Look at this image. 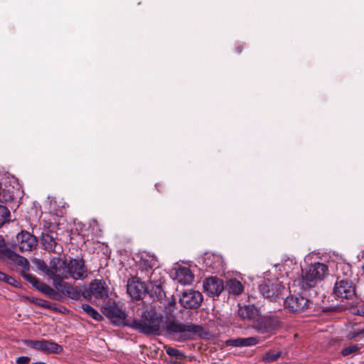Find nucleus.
<instances>
[{
    "label": "nucleus",
    "mask_w": 364,
    "mask_h": 364,
    "mask_svg": "<svg viewBox=\"0 0 364 364\" xmlns=\"http://www.w3.org/2000/svg\"><path fill=\"white\" fill-rule=\"evenodd\" d=\"M162 331L166 336L178 342L193 340L196 338H205L208 336V333L201 325L173 320L166 321L162 327Z\"/></svg>",
    "instance_id": "obj_1"
},
{
    "label": "nucleus",
    "mask_w": 364,
    "mask_h": 364,
    "mask_svg": "<svg viewBox=\"0 0 364 364\" xmlns=\"http://www.w3.org/2000/svg\"><path fill=\"white\" fill-rule=\"evenodd\" d=\"M156 305L151 306L141 313L140 319H132L131 328L146 335L161 334V324L163 316L156 312Z\"/></svg>",
    "instance_id": "obj_2"
},
{
    "label": "nucleus",
    "mask_w": 364,
    "mask_h": 364,
    "mask_svg": "<svg viewBox=\"0 0 364 364\" xmlns=\"http://www.w3.org/2000/svg\"><path fill=\"white\" fill-rule=\"evenodd\" d=\"M286 274L287 277L293 281L294 285L299 286L301 290H306L314 287L317 281L321 280L328 274V267L323 263L315 262L311 264L298 279L294 278L293 272L286 271Z\"/></svg>",
    "instance_id": "obj_3"
},
{
    "label": "nucleus",
    "mask_w": 364,
    "mask_h": 364,
    "mask_svg": "<svg viewBox=\"0 0 364 364\" xmlns=\"http://www.w3.org/2000/svg\"><path fill=\"white\" fill-rule=\"evenodd\" d=\"M146 293L153 302H159L158 307L162 309L166 315H171L176 309V302L173 296H167L163 284H154L148 287Z\"/></svg>",
    "instance_id": "obj_4"
},
{
    "label": "nucleus",
    "mask_w": 364,
    "mask_h": 364,
    "mask_svg": "<svg viewBox=\"0 0 364 364\" xmlns=\"http://www.w3.org/2000/svg\"><path fill=\"white\" fill-rule=\"evenodd\" d=\"M104 315L107 317L112 323L117 326H132L131 319L126 318L125 313L114 303L107 304L102 311Z\"/></svg>",
    "instance_id": "obj_5"
},
{
    "label": "nucleus",
    "mask_w": 364,
    "mask_h": 364,
    "mask_svg": "<svg viewBox=\"0 0 364 364\" xmlns=\"http://www.w3.org/2000/svg\"><path fill=\"white\" fill-rule=\"evenodd\" d=\"M0 259H9L16 265L21 266L26 270L30 269L28 260L9 247L2 235H0Z\"/></svg>",
    "instance_id": "obj_6"
},
{
    "label": "nucleus",
    "mask_w": 364,
    "mask_h": 364,
    "mask_svg": "<svg viewBox=\"0 0 364 364\" xmlns=\"http://www.w3.org/2000/svg\"><path fill=\"white\" fill-rule=\"evenodd\" d=\"M284 281H279V279H275L274 282L269 279H265L259 285V290L261 294L269 299L271 301H276L279 298L282 289H284L282 284Z\"/></svg>",
    "instance_id": "obj_7"
},
{
    "label": "nucleus",
    "mask_w": 364,
    "mask_h": 364,
    "mask_svg": "<svg viewBox=\"0 0 364 364\" xmlns=\"http://www.w3.org/2000/svg\"><path fill=\"white\" fill-rule=\"evenodd\" d=\"M68 262L63 260L60 257H53L49 262L48 276L53 279V283L55 281L58 283L60 281H63L64 279H68Z\"/></svg>",
    "instance_id": "obj_8"
},
{
    "label": "nucleus",
    "mask_w": 364,
    "mask_h": 364,
    "mask_svg": "<svg viewBox=\"0 0 364 364\" xmlns=\"http://www.w3.org/2000/svg\"><path fill=\"white\" fill-rule=\"evenodd\" d=\"M23 343L28 347L40 350L44 353H60L63 350V347L53 341L48 340H24Z\"/></svg>",
    "instance_id": "obj_9"
},
{
    "label": "nucleus",
    "mask_w": 364,
    "mask_h": 364,
    "mask_svg": "<svg viewBox=\"0 0 364 364\" xmlns=\"http://www.w3.org/2000/svg\"><path fill=\"white\" fill-rule=\"evenodd\" d=\"M68 279H84L87 277V268L82 258H70L68 262Z\"/></svg>",
    "instance_id": "obj_10"
},
{
    "label": "nucleus",
    "mask_w": 364,
    "mask_h": 364,
    "mask_svg": "<svg viewBox=\"0 0 364 364\" xmlns=\"http://www.w3.org/2000/svg\"><path fill=\"white\" fill-rule=\"evenodd\" d=\"M203 301L202 294L193 289L186 290L180 296L181 305L186 309H196L199 308Z\"/></svg>",
    "instance_id": "obj_11"
},
{
    "label": "nucleus",
    "mask_w": 364,
    "mask_h": 364,
    "mask_svg": "<svg viewBox=\"0 0 364 364\" xmlns=\"http://www.w3.org/2000/svg\"><path fill=\"white\" fill-rule=\"evenodd\" d=\"M284 304L291 312L302 313L309 308L311 301L301 295H291L285 299Z\"/></svg>",
    "instance_id": "obj_12"
},
{
    "label": "nucleus",
    "mask_w": 364,
    "mask_h": 364,
    "mask_svg": "<svg viewBox=\"0 0 364 364\" xmlns=\"http://www.w3.org/2000/svg\"><path fill=\"white\" fill-rule=\"evenodd\" d=\"M108 287L102 279H95L90 283L89 289L87 288L83 292V297L90 299L92 296L96 299H105L108 297Z\"/></svg>",
    "instance_id": "obj_13"
},
{
    "label": "nucleus",
    "mask_w": 364,
    "mask_h": 364,
    "mask_svg": "<svg viewBox=\"0 0 364 364\" xmlns=\"http://www.w3.org/2000/svg\"><path fill=\"white\" fill-rule=\"evenodd\" d=\"M137 277L129 279L127 284V292L134 299L141 300L147 291V287Z\"/></svg>",
    "instance_id": "obj_14"
},
{
    "label": "nucleus",
    "mask_w": 364,
    "mask_h": 364,
    "mask_svg": "<svg viewBox=\"0 0 364 364\" xmlns=\"http://www.w3.org/2000/svg\"><path fill=\"white\" fill-rule=\"evenodd\" d=\"M333 294L338 299H350L355 295L353 284L348 280L338 281L333 288Z\"/></svg>",
    "instance_id": "obj_15"
},
{
    "label": "nucleus",
    "mask_w": 364,
    "mask_h": 364,
    "mask_svg": "<svg viewBox=\"0 0 364 364\" xmlns=\"http://www.w3.org/2000/svg\"><path fill=\"white\" fill-rule=\"evenodd\" d=\"M53 286L57 291H60L62 294L73 300L80 299L81 296H83V292L86 289L85 286L74 287L64 281H60L58 283L55 281Z\"/></svg>",
    "instance_id": "obj_16"
},
{
    "label": "nucleus",
    "mask_w": 364,
    "mask_h": 364,
    "mask_svg": "<svg viewBox=\"0 0 364 364\" xmlns=\"http://www.w3.org/2000/svg\"><path fill=\"white\" fill-rule=\"evenodd\" d=\"M279 326V318L276 316L257 317L254 324V328L260 333H273Z\"/></svg>",
    "instance_id": "obj_17"
},
{
    "label": "nucleus",
    "mask_w": 364,
    "mask_h": 364,
    "mask_svg": "<svg viewBox=\"0 0 364 364\" xmlns=\"http://www.w3.org/2000/svg\"><path fill=\"white\" fill-rule=\"evenodd\" d=\"M37 238L28 231L22 230L16 235V242L21 252L31 251L37 246Z\"/></svg>",
    "instance_id": "obj_18"
},
{
    "label": "nucleus",
    "mask_w": 364,
    "mask_h": 364,
    "mask_svg": "<svg viewBox=\"0 0 364 364\" xmlns=\"http://www.w3.org/2000/svg\"><path fill=\"white\" fill-rule=\"evenodd\" d=\"M203 287L209 296H219L224 290V282L217 277H210L203 281Z\"/></svg>",
    "instance_id": "obj_19"
},
{
    "label": "nucleus",
    "mask_w": 364,
    "mask_h": 364,
    "mask_svg": "<svg viewBox=\"0 0 364 364\" xmlns=\"http://www.w3.org/2000/svg\"><path fill=\"white\" fill-rule=\"evenodd\" d=\"M41 242L44 249L48 252L59 253L63 251L62 246L56 241L52 232L42 233L41 236Z\"/></svg>",
    "instance_id": "obj_20"
},
{
    "label": "nucleus",
    "mask_w": 364,
    "mask_h": 364,
    "mask_svg": "<svg viewBox=\"0 0 364 364\" xmlns=\"http://www.w3.org/2000/svg\"><path fill=\"white\" fill-rule=\"evenodd\" d=\"M238 316L244 320H255L259 316V310L254 305L238 304Z\"/></svg>",
    "instance_id": "obj_21"
},
{
    "label": "nucleus",
    "mask_w": 364,
    "mask_h": 364,
    "mask_svg": "<svg viewBox=\"0 0 364 364\" xmlns=\"http://www.w3.org/2000/svg\"><path fill=\"white\" fill-rule=\"evenodd\" d=\"M203 264L209 271H215L220 267L222 258L216 254L205 253Z\"/></svg>",
    "instance_id": "obj_22"
},
{
    "label": "nucleus",
    "mask_w": 364,
    "mask_h": 364,
    "mask_svg": "<svg viewBox=\"0 0 364 364\" xmlns=\"http://www.w3.org/2000/svg\"><path fill=\"white\" fill-rule=\"evenodd\" d=\"M153 270L151 262L149 259H141L138 264L137 277L145 282Z\"/></svg>",
    "instance_id": "obj_23"
},
{
    "label": "nucleus",
    "mask_w": 364,
    "mask_h": 364,
    "mask_svg": "<svg viewBox=\"0 0 364 364\" xmlns=\"http://www.w3.org/2000/svg\"><path fill=\"white\" fill-rule=\"evenodd\" d=\"M242 277L231 278L229 275V294H232L235 296H239L244 292L245 287L242 282Z\"/></svg>",
    "instance_id": "obj_24"
},
{
    "label": "nucleus",
    "mask_w": 364,
    "mask_h": 364,
    "mask_svg": "<svg viewBox=\"0 0 364 364\" xmlns=\"http://www.w3.org/2000/svg\"><path fill=\"white\" fill-rule=\"evenodd\" d=\"M176 279L182 284H191L193 281V275L188 267H183L176 271Z\"/></svg>",
    "instance_id": "obj_25"
},
{
    "label": "nucleus",
    "mask_w": 364,
    "mask_h": 364,
    "mask_svg": "<svg viewBox=\"0 0 364 364\" xmlns=\"http://www.w3.org/2000/svg\"><path fill=\"white\" fill-rule=\"evenodd\" d=\"M36 284V287L35 289L38 290L42 294L48 296L51 299L59 301L62 298L61 295L55 289L50 287L48 284L41 282H39L38 284Z\"/></svg>",
    "instance_id": "obj_26"
},
{
    "label": "nucleus",
    "mask_w": 364,
    "mask_h": 364,
    "mask_svg": "<svg viewBox=\"0 0 364 364\" xmlns=\"http://www.w3.org/2000/svg\"><path fill=\"white\" fill-rule=\"evenodd\" d=\"M164 277L160 268L154 269L145 280L149 283V287L154 286V284H164Z\"/></svg>",
    "instance_id": "obj_27"
},
{
    "label": "nucleus",
    "mask_w": 364,
    "mask_h": 364,
    "mask_svg": "<svg viewBox=\"0 0 364 364\" xmlns=\"http://www.w3.org/2000/svg\"><path fill=\"white\" fill-rule=\"evenodd\" d=\"M258 340L255 337H249L245 338H238L229 340V345L235 346H250L257 344Z\"/></svg>",
    "instance_id": "obj_28"
},
{
    "label": "nucleus",
    "mask_w": 364,
    "mask_h": 364,
    "mask_svg": "<svg viewBox=\"0 0 364 364\" xmlns=\"http://www.w3.org/2000/svg\"><path fill=\"white\" fill-rule=\"evenodd\" d=\"M81 309L85 314L92 317L93 319L96 321H101L102 319V316L100 314V313L90 305L84 304L81 306Z\"/></svg>",
    "instance_id": "obj_29"
},
{
    "label": "nucleus",
    "mask_w": 364,
    "mask_h": 364,
    "mask_svg": "<svg viewBox=\"0 0 364 364\" xmlns=\"http://www.w3.org/2000/svg\"><path fill=\"white\" fill-rule=\"evenodd\" d=\"M0 281L4 282L5 283L10 284L14 287H20L21 283L16 280L13 277L6 274L0 271Z\"/></svg>",
    "instance_id": "obj_30"
},
{
    "label": "nucleus",
    "mask_w": 364,
    "mask_h": 364,
    "mask_svg": "<svg viewBox=\"0 0 364 364\" xmlns=\"http://www.w3.org/2000/svg\"><path fill=\"white\" fill-rule=\"evenodd\" d=\"M10 210L4 205H0V228L10 220Z\"/></svg>",
    "instance_id": "obj_31"
},
{
    "label": "nucleus",
    "mask_w": 364,
    "mask_h": 364,
    "mask_svg": "<svg viewBox=\"0 0 364 364\" xmlns=\"http://www.w3.org/2000/svg\"><path fill=\"white\" fill-rule=\"evenodd\" d=\"M14 200V195L13 191L9 189H2L0 191V202L9 203Z\"/></svg>",
    "instance_id": "obj_32"
},
{
    "label": "nucleus",
    "mask_w": 364,
    "mask_h": 364,
    "mask_svg": "<svg viewBox=\"0 0 364 364\" xmlns=\"http://www.w3.org/2000/svg\"><path fill=\"white\" fill-rule=\"evenodd\" d=\"M31 302L39 306H42V307H44L46 309H48L50 310H53V311L57 310L56 308L53 306V304H51L50 302H49L46 300L42 299L33 297L31 299Z\"/></svg>",
    "instance_id": "obj_33"
},
{
    "label": "nucleus",
    "mask_w": 364,
    "mask_h": 364,
    "mask_svg": "<svg viewBox=\"0 0 364 364\" xmlns=\"http://www.w3.org/2000/svg\"><path fill=\"white\" fill-rule=\"evenodd\" d=\"M32 263L38 270H41L48 275L49 267H48L47 264L43 260L34 258L32 259Z\"/></svg>",
    "instance_id": "obj_34"
},
{
    "label": "nucleus",
    "mask_w": 364,
    "mask_h": 364,
    "mask_svg": "<svg viewBox=\"0 0 364 364\" xmlns=\"http://www.w3.org/2000/svg\"><path fill=\"white\" fill-rule=\"evenodd\" d=\"M281 355L282 351L272 350L265 353L264 360L267 362H272L277 360Z\"/></svg>",
    "instance_id": "obj_35"
},
{
    "label": "nucleus",
    "mask_w": 364,
    "mask_h": 364,
    "mask_svg": "<svg viewBox=\"0 0 364 364\" xmlns=\"http://www.w3.org/2000/svg\"><path fill=\"white\" fill-rule=\"evenodd\" d=\"M23 271L21 273V275L27 282L31 283L34 288H36V284H38V282L40 281L34 275L27 272L29 271V269L28 270H26L23 267Z\"/></svg>",
    "instance_id": "obj_36"
},
{
    "label": "nucleus",
    "mask_w": 364,
    "mask_h": 364,
    "mask_svg": "<svg viewBox=\"0 0 364 364\" xmlns=\"http://www.w3.org/2000/svg\"><path fill=\"white\" fill-rule=\"evenodd\" d=\"M358 350V348L355 345H351V346L344 348L342 350L341 353L343 355H348L350 354H352V353L356 352Z\"/></svg>",
    "instance_id": "obj_37"
},
{
    "label": "nucleus",
    "mask_w": 364,
    "mask_h": 364,
    "mask_svg": "<svg viewBox=\"0 0 364 364\" xmlns=\"http://www.w3.org/2000/svg\"><path fill=\"white\" fill-rule=\"evenodd\" d=\"M166 353L170 355V356H173V357H178L179 355H181V353L180 352V350L176 349V348H168L166 349Z\"/></svg>",
    "instance_id": "obj_38"
},
{
    "label": "nucleus",
    "mask_w": 364,
    "mask_h": 364,
    "mask_svg": "<svg viewBox=\"0 0 364 364\" xmlns=\"http://www.w3.org/2000/svg\"><path fill=\"white\" fill-rule=\"evenodd\" d=\"M30 361V358L28 356L18 357L16 362L17 364H28Z\"/></svg>",
    "instance_id": "obj_39"
},
{
    "label": "nucleus",
    "mask_w": 364,
    "mask_h": 364,
    "mask_svg": "<svg viewBox=\"0 0 364 364\" xmlns=\"http://www.w3.org/2000/svg\"><path fill=\"white\" fill-rule=\"evenodd\" d=\"M292 264H293L292 269L295 270L296 272V273H299L300 271H302V269L301 268V267L299 264H297L296 263H294Z\"/></svg>",
    "instance_id": "obj_40"
},
{
    "label": "nucleus",
    "mask_w": 364,
    "mask_h": 364,
    "mask_svg": "<svg viewBox=\"0 0 364 364\" xmlns=\"http://www.w3.org/2000/svg\"><path fill=\"white\" fill-rule=\"evenodd\" d=\"M358 314L360 316H364V304L358 308Z\"/></svg>",
    "instance_id": "obj_41"
},
{
    "label": "nucleus",
    "mask_w": 364,
    "mask_h": 364,
    "mask_svg": "<svg viewBox=\"0 0 364 364\" xmlns=\"http://www.w3.org/2000/svg\"><path fill=\"white\" fill-rule=\"evenodd\" d=\"M31 364H46V363L44 362H36V363H33Z\"/></svg>",
    "instance_id": "obj_42"
},
{
    "label": "nucleus",
    "mask_w": 364,
    "mask_h": 364,
    "mask_svg": "<svg viewBox=\"0 0 364 364\" xmlns=\"http://www.w3.org/2000/svg\"><path fill=\"white\" fill-rule=\"evenodd\" d=\"M161 185H159V184H156V188L158 189V191H160V190H159V188H160V187H161Z\"/></svg>",
    "instance_id": "obj_43"
},
{
    "label": "nucleus",
    "mask_w": 364,
    "mask_h": 364,
    "mask_svg": "<svg viewBox=\"0 0 364 364\" xmlns=\"http://www.w3.org/2000/svg\"><path fill=\"white\" fill-rule=\"evenodd\" d=\"M170 364H181V363H178L177 361H174V362L171 363Z\"/></svg>",
    "instance_id": "obj_44"
},
{
    "label": "nucleus",
    "mask_w": 364,
    "mask_h": 364,
    "mask_svg": "<svg viewBox=\"0 0 364 364\" xmlns=\"http://www.w3.org/2000/svg\"><path fill=\"white\" fill-rule=\"evenodd\" d=\"M241 52V48H238V53Z\"/></svg>",
    "instance_id": "obj_45"
},
{
    "label": "nucleus",
    "mask_w": 364,
    "mask_h": 364,
    "mask_svg": "<svg viewBox=\"0 0 364 364\" xmlns=\"http://www.w3.org/2000/svg\"><path fill=\"white\" fill-rule=\"evenodd\" d=\"M287 265H288V263H286V264H284V267H286V266H287ZM284 269L286 270V268H284Z\"/></svg>",
    "instance_id": "obj_46"
},
{
    "label": "nucleus",
    "mask_w": 364,
    "mask_h": 364,
    "mask_svg": "<svg viewBox=\"0 0 364 364\" xmlns=\"http://www.w3.org/2000/svg\"><path fill=\"white\" fill-rule=\"evenodd\" d=\"M363 274H364V264L363 265Z\"/></svg>",
    "instance_id": "obj_47"
}]
</instances>
